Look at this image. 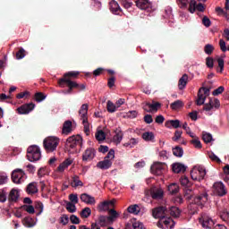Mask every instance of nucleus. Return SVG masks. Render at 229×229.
<instances>
[{
	"label": "nucleus",
	"mask_w": 229,
	"mask_h": 229,
	"mask_svg": "<svg viewBox=\"0 0 229 229\" xmlns=\"http://www.w3.org/2000/svg\"><path fill=\"white\" fill-rule=\"evenodd\" d=\"M184 198H186V199H192V198H193L194 204H190L188 206L190 214H196V212L198 210V207L196 205H199L201 207V206L205 205V203H207V201H208V194H207V192H204L201 195L194 197V191L191 189L185 190Z\"/></svg>",
	"instance_id": "f257e3e1"
},
{
	"label": "nucleus",
	"mask_w": 229,
	"mask_h": 229,
	"mask_svg": "<svg viewBox=\"0 0 229 229\" xmlns=\"http://www.w3.org/2000/svg\"><path fill=\"white\" fill-rule=\"evenodd\" d=\"M79 117L82 121L84 126V132L86 135L90 133V123H89V105L83 104L79 110Z\"/></svg>",
	"instance_id": "f03ea898"
},
{
	"label": "nucleus",
	"mask_w": 229,
	"mask_h": 229,
	"mask_svg": "<svg viewBox=\"0 0 229 229\" xmlns=\"http://www.w3.org/2000/svg\"><path fill=\"white\" fill-rule=\"evenodd\" d=\"M60 144V138L55 136L47 137L43 140V146L47 153L56 151V148Z\"/></svg>",
	"instance_id": "7ed1b4c3"
},
{
	"label": "nucleus",
	"mask_w": 229,
	"mask_h": 229,
	"mask_svg": "<svg viewBox=\"0 0 229 229\" xmlns=\"http://www.w3.org/2000/svg\"><path fill=\"white\" fill-rule=\"evenodd\" d=\"M83 138L81 135L69 137L66 140V149L69 153H76V147L81 146Z\"/></svg>",
	"instance_id": "20e7f679"
},
{
	"label": "nucleus",
	"mask_w": 229,
	"mask_h": 229,
	"mask_svg": "<svg viewBox=\"0 0 229 229\" xmlns=\"http://www.w3.org/2000/svg\"><path fill=\"white\" fill-rule=\"evenodd\" d=\"M115 158V151L114 149L109 150L106 157L104 158L103 161H99L97 164V167L98 169H103L106 171V169H110L112 167V164L114 159Z\"/></svg>",
	"instance_id": "39448f33"
},
{
	"label": "nucleus",
	"mask_w": 229,
	"mask_h": 229,
	"mask_svg": "<svg viewBox=\"0 0 229 229\" xmlns=\"http://www.w3.org/2000/svg\"><path fill=\"white\" fill-rule=\"evenodd\" d=\"M27 158L30 162H38L42 158L40 148L36 145H31L27 149Z\"/></svg>",
	"instance_id": "423d86ee"
},
{
	"label": "nucleus",
	"mask_w": 229,
	"mask_h": 229,
	"mask_svg": "<svg viewBox=\"0 0 229 229\" xmlns=\"http://www.w3.org/2000/svg\"><path fill=\"white\" fill-rule=\"evenodd\" d=\"M191 176L195 182H201L207 176V170L202 165H195L191 171Z\"/></svg>",
	"instance_id": "0eeeda50"
},
{
	"label": "nucleus",
	"mask_w": 229,
	"mask_h": 229,
	"mask_svg": "<svg viewBox=\"0 0 229 229\" xmlns=\"http://www.w3.org/2000/svg\"><path fill=\"white\" fill-rule=\"evenodd\" d=\"M219 106H221L219 99L210 98L208 103L204 105L203 110L206 112L207 115H212Z\"/></svg>",
	"instance_id": "6e6552de"
},
{
	"label": "nucleus",
	"mask_w": 229,
	"mask_h": 229,
	"mask_svg": "<svg viewBox=\"0 0 229 229\" xmlns=\"http://www.w3.org/2000/svg\"><path fill=\"white\" fill-rule=\"evenodd\" d=\"M28 176L26 175V173L23 172L22 169H15L12 173V180L13 183H16L17 185L21 183H24L26 182V179Z\"/></svg>",
	"instance_id": "1a4fd4ad"
},
{
	"label": "nucleus",
	"mask_w": 229,
	"mask_h": 229,
	"mask_svg": "<svg viewBox=\"0 0 229 229\" xmlns=\"http://www.w3.org/2000/svg\"><path fill=\"white\" fill-rule=\"evenodd\" d=\"M208 96H210V89L208 88H200L198 93L197 105H205V101Z\"/></svg>",
	"instance_id": "9d476101"
},
{
	"label": "nucleus",
	"mask_w": 229,
	"mask_h": 229,
	"mask_svg": "<svg viewBox=\"0 0 229 229\" xmlns=\"http://www.w3.org/2000/svg\"><path fill=\"white\" fill-rule=\"evenodd\" d=\"M150 171L156 176H162L165 171V163L156 162L151 165Z\"/></svg>",
	"instance_id": "9b49d317"
},
{
	"label": "nucleus",
	"mask_w": 229,
	"mask_h": 229,
	"mask_svg": "<svg viewBox=\"0 0 229 229\" xmlns=\"http://www.w3.org/2000/svg\"><path fill=\"white\" fill-rule=\"evenodd\" d=\"M199 222L201 226L206 229L212 228L214 226V220H212L207 214H202L199 218Z\"/></svg>",
	"instance_id": "f8f14e48"
},
{
	"label": "nucleus",
	"mask_w": 229,
	"mask_h": 229,
	"mask_svg": "<svg viewBox=\"0 0 229 229\" xmlns=\"http://www.w3.org/2000/svg\"><path fill=\"white\" fill-rule=\"evenodd\" d=\"M157 226L162 229H173L174 228V221L171 217L162 218L157 222Z\"/></svg>",
	"instance_id": "ddd939ff"
},
{
	"label": "nucleus",
	"mask_w": 229,
	"mask_h": 229,
	"mask_svg": "<svg viewBox=\"0 0 229 229\" xmlns=\"http://www.w3.org/2000/svg\"><path fill=\"white\" fill-rule=\"evenodd\" d=\"M213 192L216 196H225L226 194V188L221 182H216L213 184Z\"/></svg>",
	"instance_id": "4468645a"
},
{
	"label": "nucleus",
	"mask_w": 229,
	"mask_h": 229,
	"mask_svg": "<svg viewBox=\"0 0 229 229\" xmlns=\"http://www.w3.org/2000/svg\"><path fill=\"white\" fill-rule=\"evenodd\" d=\"M188 10H189L190 13H194V12H196V10L198 12H205V5H203V4H198L196 0H191Z\"/></svg>",
	"instance_id": "2eb2a0df"
},
{
	"label": "nucleus",
	"mask_w": 229,
	"mask_h": 229,
	"mask_svg": "<svg viewBox=\"0 0 229 229\" xmlns=\"http://www.w3.org/2000/svg\"><path fill=\"white\" fill-rule=\"evenodd\" d=\"M35 108V104L30 103V104H25L20 107L17 108L18 114L21 115H24L26 114H30L32 110Z\"/></svg>",
	"instance_id": "dca6fc26"
},
{
	"label": "nucleus",
	"mask_w": 229,
	"mask_h": 229,
	"mask_svg": "<svg viewBox=\"0 0 229 229\" xmlns=\"http://www.w3.org/2000/svg\"><path fill=\"white\" fill-rule=\"evenodd\" d=\"M136 6L140 8V10H147L149 12V10L153 8V4H151L149 0H137Z\"/></svg>",
	"instance_id": "f3484780"
},
{
	"label": "nucleus",
	"mask_w": 229,
	"mask_h": 229,
	"mask_svg": "<svg viewBox=\"0 0 229 229\" xmlns=\"http://www.w3.org/2000/svg\"><path fill=\"white\" fill-rule=\"evenodd\" d=\"M167 214V208L159 207L153 209L152 216L156 218L164 219Z\"/></svg>",
	"instance_id": "a211bd4d"
},
{
	"label": "nucleus",
	"mask_w": 229,
	"mask_h": 229,
	"mask_svg": "<svg viewBox=\"0 0 229 229\" xmlns=\"http://www.w3.org/2000/svg\"><path fill=\"white\" fill-rule=\"evenodd\" d=\"M96 157V149L89 148H87L82 154L83 162H90Z\"/></svg>",
	"instance_id": "6ab92c4d"
},
{
	"label": "nucleus",
	"mask_w": 229,
	"mask_h": 229,
	"mask_svg": "<svg viewBox=\"0 0 229 229\" xmlns=\"http://www.w3.org/2000/svg\"><path fill=\"white\" fill-rule=\"evenodd\" d=\"M150 196L152 199H162V198H164V190H162V188L154 187L150 189Z\"/></svg>",
	"instance_id": "aec40b11"
},
{
	"label": "nucleus",
	"mask_w": 229,
	"mask_h": 229,
	"mask_svg": "<svg viewBox=\"0 0 229 229\" xmlns=\"http://www.w3.org/2000/svg\"><path fill=\"white\" fill-rule=\"evenodd\" d=\"M81 201H82V203H85L86 205H96V198L89 195L88 193L81 194Z\"/></svg>",
	"instance_id": "412c9836"
},
{
	"label": "nucleus",
	"mask_w": 229,
	"mask_h": 229,
	"mask_svg": "<svg viewBox=\"0 0 229 229\" xmlns=\"http://www.w3.org/2000/svg\"><path fill=\"white\" fill-rule=\"evenodd\" d=\"M64 83H66L69 87L70 90H72V89H78V83L76 81H71V79H60L58 81V84L60 87L64 88Z\"/></svg>",
	"instance_id": "4be33fe9"
},
{
	"label": "nucleus",
	"mask_w": 229,
	"mask_h": 229,
	"mask_svg": "<svg viewBox=\"0 0 229 229\" xmlns=\"http://www.w3.org/2000/svg\"><path fill=\"white\" fill-rule=\"evenodd\" d=\"M172 171L178 174L180 173H185V171H187V167L182 163H174L172 165Z\"/></svg>",
	"instance_id": "5701e85b"
},
{
	"label": "nucleus",
	"mask_w": 229,
	"mask_h": 229,
	"mask_svg": "<svg viewBox=\"0 0 229 229\" xmlns=\"http://www.w3.org/2000/svg\"><path fill=\"white\" fill-rule=\"evenodd\" d=\"M72 165V159L67 158L63 163H61L57 167V173H64L69 165Z\"/></svg>",
	"instance_id": "b1692460"
},
{
	"label": "nucleus",
	"mask_w": 229,
	"mask_h": 229,
	"mask_svg": "<svg viewBox=\"0 0 229 229\" xmlns=\"http://www.w3.org/2000/svg\"><path fill=\"white\" fill-rule=\"evenodd\" d=\"M123 137H124L123 131L117 129L114 131V135L113 136V142L116 145L121 144V141L123 140Z\"/></svg>",
	"instance_id": "393cba45"
},
{
	"label": "nucleus",
	"mask_w": 229,
	"mask_h": 229,
	"mask_svg": "<svg viewBox=\"0 0 229 229\" xmlns=\"http://www.w3.org/2000/svg\"><path fill=\"white\" fill-rule=\"evenodd\" d=\"M72 132V122L65 121L63 124V133L64 135H69V133Z\"/></svg>",
	"instance_id": "a878e982"
},
{
	"label": "nucleus",
	"mask_w": 229,
	"mask_h": 229,
	"mask_svg": "<svg viewBox=\"0 0 229 229\" xmlns=\"http://www.w3.org/2000/svg\"><path fill=\"white\" fill-rule=\"evenodd\" d=\"M115 203V200H110V201H104L101 202L98 205V210H100V212H105L106 210H108V208H110V205H114Z\"/></svg>",
	"instance_id": "bb28decb"
},
{
	"label": "nucleus",
	"mask_w": 229,
	"mask_h": 229,
	"mask_svg": "<svg viewBox=\"0 0 229 229\" xmlns=\"http://www.w3.org/2000/svg\"><path fill=\"white\" fill-rule=\"evenodd\" d=\"M189 81V75L183 74L182 78L179 80L178 88L180 90H183L185 87H187V82Z\"/></svg>",
	"instance_id": "cd10ccee"
},
{
	"label": "nucleus",
	"mask_w": 229,
	"mask_h": 229,
	"mask_svg": "<svg viewBox=\"0 0 229 229\" xmlns=\"http://www.w3.org/2000/svg\"><path fill=\"white\" fill-rule=\"evenodd\" d=\"M110 10L112 13L117 15L121 12V6H119V4L115 0H113L110 2Z\"/></svg>",
	"instance_id": "c85d7f7f"
},
{
	"label": "nucleus",
	"mask_w": 229,
	"mask_h": 229,
	"mask_svg": "<svg viewBox=\"0 0 229 229\" xmlns=\"http://www.w3.org/2000/svg\"><path fill=\"white\" fill-rule=\"evenodd\" d=\"M24 226H26L27 228H33V226H35V225H37V221H35V219L27 216L23 219L22 221Z\"/></svg>",
	"instance_id": "c756f323"
},
{
	"label": "nucleus",
	"mask_w": 229,
	"mask_h": 229,
	"mask_svg": "<svg viewBox=\"0 0 229 229\" xmlns=\"http://www.w3.org/2000/svg\"><path fill=\"white\" fill-rule=\"evenodd\" d=\"M142 139L146 140V142H155V134L152 131L144 132Z\"/></svg>",
	"instance_id": "7c9ffc66"
},
{
	"label": "nucleus",
	"mask_w": 229,
	"mask_h": 229,
	"mask_svg": "<svg viewBox=\"0 0 229 229\" xmlns=\"http://www.w3.org/2000/svg\"><path fill=\"white\" fill-rule=\"evenodd\" d=\"M72 187H83V182L80 180V177L78 175H74L72 177V182H71Z\"/></svg>",
	"instance_id": "2f4dec72"
},
{
	"label": "nucleus",
	"mask_w": 229,
	"mask_h": 229,
	"mask_svg": "<svg viewBox=\"0 0 229 229\" xmlns=\"http://www.w3.org/2000/svg\"><path fill=\"white\" fill-rule=\"evenodd\" d=\"M127 210L129 214H133L134 216H138V214L140 212V208L139 207V205L135 204V205L129 206Z\"/></svg>",
	"instance_id": "473e14b6"
},
{
	"label": "nucleus",
	"mask_w": 229,
	"mask_h": 229,
	"mask_svg": "<svg viewBox=\"0 0 229 229\" xmlns=\"http://www.w3.org/2000/svg\"><path fill=\"white\" fill-rule=\"evenodd\" d=\"M91 214H92V210L90 209V208H84L81 211L80 216L82 219H87V218L90 217Z\"/></svg>",
	"instance_id": "72a5a7b5"
},
{
	"label": "nucleus",
	"mask_w": 229,
	"mask_h": 229,
	"mask_svg": "<svg viewBox=\"0 0 229 229\" xmlns=\"http://www.w3.org/2000/svg\"><path fill=\"white\" fill-rule=\"evenodd\" d=\"M28 194H37L38 192V189L37 188V184L35 182H31L27 187Z\"/></svg>",
	"instance_id": "f704fd0d"
},
{
	"label": "nucleus",
	"mask_w": 229,
	"mask_h": 229,
	"mask_svg": "<svg viewBox=\"0 0 229 229\" xmlns=\"http://www.w3.org/2000/svg\"><path fill=\"white\" fill-rule=\"evenodd\" d=\"M169 214L172 216V217H180V214H182V211L177 207H172L169 209Z\"/></svg>",
	"instance_id": "c9c22d12"
},
{
	"label": "nucleus",
	"mask_w": 229,
	"mask_h": 229,
	"mask_svg": "<svg viewBox=\"0 0 229 229\" xmlns=\"http://www.w3.org/2000/svg\"><path fill=\"white\" fill-rule=\"evenodd\" d=\"M173 155L177 157L178 158H182L183 157V148L182 147H175L173 148Z\"/></svg>",
	"instance_id": "e433bc0d"
},
{
	"label": "nucleus",
	"mask_w": 229,
	"mask_h": 229,
	"mask_svg": "<svg viewBox=\"0 0 229 229\" xmlns=\"http://www.w3.org/2000/svg\"><path fill=\"white\" fill-rule=\"evenodd\" d=\"M202 140H204V142L206 144H209V142L214 141V138L212 137V134H210L207 131H203L202 132Z\"/></svg>",
	"instance_id": "4c0bfd02"
},
{
	"label": "nucleus",
	"mask_w": 229,
	"mask_h": 229,
	"mask_svg": "<svg viewBox=\"0 0 229 229\" xmlns=\"http://www.w3.org/2000/svg\"><path fill=\"white\" fill-rule=\"evenodd\" d=\"M166 128H180V122L179 120H169L165 123Z\"/></svg>",
	"instance_id": "58836bf2"
},
{
	"label": "nucleus",
	"mask_w": 229,
	"mask_h": 229,
	"mask_svg": "<svg viewBox=\"0 0 229 229\" xmlns=\"http://www.w3.org/2000/svg\"><path fill=\"white\" fill-rule=\"evenodd\" d=\"M139 144V140L131 138L129 142L123 143L124 148H135Z\"/></svg>",
	"instance_id": "ea45409f"
},
{
	"label": "nucleus",
	"mask_w": 229,
	"mask_h": 229,
	"mask_svg": "<svg viewBox=\"0 0 229 229\" xmlns=\"http://www.w3.org/2000/svg\"><path fill=\"white\" fill-rule=\"evenodd\" d=\"M191 144H192L194 146V148H196L197 149H201L202 145H201V141L199 140V138H198L196 135L195 137H191Z\"/></svg>",
	"instance_id": "a19ab883"
},
{
	"label": "nucleus",
	"mask_w": 229,
	"mask_h": 229,
	"mask_svg": "<svg viewBox=\"0 0 229 229\" xmlns=\"http://www.w3.org/2000/svg\"><path fill=\"white\" fill-rule=\"evenodd\" d=\"M9 199H11V201H17V199H19V190L13 189L10 191Z\"/></svg>",
	"instance_id": "79ce46f5"
},
{
	"label": "nucleus",
	"mask_w": 229,
	"mask_h": 229,
	"mask_svg": "<svg viewBox=\"0 0 229 229\" xmlns=\"http://www.w3.org/2000/svg\"><path fill=\"white\" fill-rule=\"evenodd\" d=\"M182 106L183 102L182 100H176L170 105V108H172V110H180Z\"/></svg>",
	"instance_id": "37998d69"
},
{
	"label": "nucleus",
	"mask_w": 229,
	"mask_h": 229,
	"mask_svg": "<svg viewBox=\"0 0 229 229\" xmlns=\"http://www.w3.org/2000/svg\"><path fill=\"white\" fill-rule=\"evenodd\" d=\"M79 75H80V72H69L64 74L62 80H71V78H78Z\"/></svg>",
	"instance_id": "c03bdc74"
},
{
	"label": "nucleus",
	"mask_w": 229,
	"mask_h": 229,
	"mask_svg": "<svg viewBox=\"0 0 229 229\" xmlns=\"http://www.w3.org/2000/svg\"><path fill=\"white\" fill-rule=\"evenodd\" d=\"M117 111V106L114 104L112 101H107V112L110 114H114V112Z\"/></svg>",
	"instance_id": "a18cd8bd"
},
{
	"label": "nucleus",
	"mask_w": 229,
	"mask_h": 229,
	"mask_svg": "<svg viewBox=\"0 0 229 229\" xmlns=\"http://www.w3.org/2000/svg\"><path fill=\"white\" fill-rule=\"evenodd\" d=\"M180 190V187L177 183H172L168 186V191L170 194H176L178 191Z\"/></svg>",
	"instance_id": "49530a36"
},
{
	"label": "nucleus",
	"mask_w": 229,
	"mask_h": 229,
	"mask_svg": "<svg viewBox=\"0 0 229 229\" xmlns=\"http://www.w3.org/2000/svg\"><path fill=\"white\" fill-rule=\"evenodd\" d=\"M95 137L97 139V140H98L99 142L105 140V139H106V135L105 134V131H98L95 134Z\"/></svg>",
	"instance_id": "de8ad7c7"
},
{
	"label": "nucleus",
	"mask_w": 229,
	"mask_h": 229,
	"mask_svg": "<svg viewBox=\"0 0 229 229\" xmlns=\"http://www.w3.org/2000/svg\"><path fill=\"white\" fill-rule=\"evenodd\" d=\"M110 216L108 217V221H114V219H117L119 217V213L115 211V209H110L109 210Z\"/></svg>",
	"instance_id": "09e8293b"
},
{
	"label": "nucleus",
	"mask_w": 229,
	"mask_h": 229,
	"mask_svg": "<svg viewBox=\"0 0 229 229\" xmlns=\"http://www.w3.org/2000/svg\"><path fill=\"white\" fill-rule=\"evenodd\" d=\"M180 182L182 187H191V181H189V178L187 176H182Z\"/></svg>",
	"instance_id": "8fccbe9b"
},
{
	"label": "nucleus",
	"mask_w": 229,
	"mask_h": 229,
	"mask_svg": "<svg viewBox=\"0 0 229 229\" xmlns=\"http://www.w3.org/2000/svg\"><path fill=\"white\" fill-rule=\"evenodd\" d=\"M22 209L28 214H35V208L32 205H23Z\"/></svg>",
	"instance_id": "3c124183"
},
{
	"label": "nucleus",
	"mask_w": 229,
	"mask_h": 229,
	"mask_svg": "<svg viewBox=\"0 0 229 229\" xmlns=\"http://www.w3.org/2000/svg\"><path fill=\"white\" fill-rule=\"evenodd\" d=\"M137 115H139V112L132 110V111H128L125 114V117H127L128 119H135L137 117Z\"/></svg>",
	"instance_id": "603ef678"
},
{
	"label": "nucleus",
	"mask_w": 229,
	"mask_h": 229,
	"mask_svg": "<svg viewBox=\"0 0 229 229\" xmlns=\"http://www.w3.org/2000/svg\"><path fill=\"white\" fill-rule=\"evenodd\" d=\"M66 210H68V212H70L71 214H74V212H76V204L68 202L66 204Z\"/></svg>",
	"instance_id": "864d4df0"
},
{
	"label": "nucleus",
	"mask_w": 229,
	"mask_h": 229,
	"mask_svg": "<svg viewBox=\"0 0 229 229\" xmlns=\"http://www.w3.org/2000/svg\"><path fill=\"white\" fill-rule=\"evenodd\" d=\"M220 217L223 221H227L229 223V212L226 209L220 212Z\"/></svg>",
	"instance_id": "5fc2aeb1"
},
{
	"label": "nucleus",
	"mask_w": 229,
	"mask_h": 229,
	"mask_svg": "<svg viewBox=\"0 0 229 229\" xmlns=\"http://www.w3.org/2000/svg\"><path fill=\"white\" fill-rule=\"evenodd\" d=\"M26 56V50L24 48H20V50L16 53V59L22 60Z\"/></svg>",
	"instance_id": "6e6d98bb"
},
{
	"label": "nucleus",
	"mask_w": 229,
	"mask_h": 229,
	"mask_svg": "<svg viewBox=\"0 0 229 229\" xmlns=\"http://www.w3.org/2000/svg\"><path fill=\"white\" fill-rule=\"evenodd\" d=\"M182 128H183V130H185L186 133H187L188 135H190V137H196V134H195L194 132L191 131V127H189V125L187 124V123H184L182 124Z\"/></svg>",
	"instance_id": "4d7b16f0"
},
{
	"label": "nucleus",
	"mask_w": 229,
	"mask_h": 229,
	"mask_svg": "<svg viewBox=\"0 0 229 229\" xmlns=\"http://www.w3.org/2000/svg\"><path fill=\"white\" fill-rule=\"evenodd\" d=\"M132 228L134 229H146L144 228V225L135 219L132 220Z\"/></svg>",
	"instance_id": "13d9d810"
},
{
	"label": "nucleus",
	"mask_w": 229,
	"mask_h": 229,
	"mask_svg": "<svg viewBox=\"0 0 229 229\" xmlns=\"http://www.w3.org/2000/svg\"><path fill=\"white\" fill-rule=\"evenodd\" d=\"M132 228L134 229H146L144 228V225L135 219L132 220Z\"/></svg>",
	"instance_id": "bf43d9fd"
},
{
	"label": "nucleus",
	"mask_w": 229,
	"mask_h": 229,
	"mask_svg": "<svg viewBox=\"0 0 229 229\" xmlns=\"http://www.w3.org/2000/svg\"><path fill=\"white\" fill-rule=\"evenodd\" d=\"M161 105L158 102H153L150 104V113L151 112H157L158 108H160Z\"/></svg>",
	"instance_id": "052dcab7"
},
{
	"label": "nucleus",
	"mask_w": 229,
	"mask_h": 229,
	"mask_svg": "<svg viewBox=\"0 0 229 229\" xmlns=\"http://www.w3.org/2000/svg\"><path fill=\"white\" fill-rule=\"evenodd\" d=\"M204 51L206 55H212V53H214V46L210 44L206 45L204 47Z\"/></svg>",
	"instance_id": "680f3d73"
},
{
	"label": "nucleus",
	"mask_w": 229,
	"mask_h": 229,
	"mask_svg": "<svg viewBox=\"0 0 229 229\" xmlns=\"http://www.w3.org/2000/svg\"><path fill=\"white\" fill-rule=\"evenodd\" d=\"M8 182V175L5 173H0V185H4Z\"/></svg>",
	"instance_id": "e2e57ef3"
},
{
	"label": "nucleus",
	"mask_w": 229,
	"mask_h": 229,
	"mask_svg": "<svg viewBox=\"0 0 229 229\" xmlns=\"http://www.w3.org/2000/svg\"><path fill=\"white\" fill-rule=\"evenodd\" d=\"M44 99H46V96L42 93H36L35 94V100L38 102V103H40L42 101H44Z\"/></svg>",
	"instance_id": "0e129e2a"
},
{
	"label": "nucleus",
	"mask_w": 229,
	"mask_h": 229,
	"mask_svg": "<svg viewBox=\"0 0 229 229\" xmlns=\"http://www.w3.org/2000/svg\"><path fill=\"white\" fill-rule=\"evenodd\" d=\"M202 24L206 27V28H210L212 21H210V19H208V17L204 16L202 18Z\"/></svg>",
	"instance_id": "69168bd1"
},
{
	"label": "nucleus",
	"mask_w": 229,
	"mask_h": 229,
	"mask_svg": "<svg viewBox=\"0 0 229 229\" xmlns=\"http://www.w3.org/2000/svg\"><path fill=\"white\" fill-rule=\"evenodd\" d=\"M70 221L72 225H80V217L76 216V215H72L70 216Z\"/></svg>",
	"instance_id": "338daca9"
},
{
	"label": "nucleus",
	"mask_w": 229,
	"mask_h": 229,
	"mask_svg": "<svg viewBox=\"0 0 229 229\" xmlns=\"http://www.w3.org/2000/svg\"><path fill=\"white\" fill-rule=\"evenodd\" d=\"M69 199L71 203L77 205L78 203V195L77 194H70Z\"/></svg>",
	"instance_id": "774afa93"
}]
</instances>
